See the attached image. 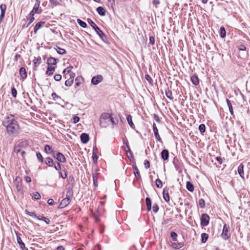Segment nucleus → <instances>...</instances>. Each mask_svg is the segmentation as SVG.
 Returning a JSON list of instances; mask_svg holds the SVG:
<instances>
[{"instance_id": "1", "label": "nucleus", "mask_w": 250, "mask_h": 250, "mask_svg": "<svg viewBox=\"0 0 250 250\" xmlns=\"http://www.w3.org/2000/svg\"><path fill=\"white\" fill-rule=\"evenodd\" d=\"M3 125L6 127V130L9 134H14L19 129V125L15 119V117L12 114L7 116L4 121Z\"/></svg>"}, {"instance_id": "2", "label": "nucleus", "mask_w": 250, "mask_h": 250, "mask_svg": "<svg viewBox=\"0 0 250 250\" xmlns=\"http://www.w3.org/2000/svg\"><path fill=\"white\" fill-rule=\"evenodd\" d=\"M111 120V115L109 113H104L102 114L100 117V125L102 127H106L109 125Z\"/></svg>"}, {"instance_id": "3", "label": "nucleus", "mask_w": 250, "mask_h": 250, "mask_svg": "<svg viewBox=\"0 0 250 250\" xmlns=\"http://www.w3.org/2000/svg\"><path fill=\"white\" fill-rule=\"evenodd\" d=\"M230 236L231 233L230 232L229 226L227 224H225L223 226V231L221 234V236L223 240H227L230 237Z\"/></svg>"}, {"instance_id": "4", "label": "nucleus", "mask_w": 250, "mask_h": 250, "mask_svg": "<svg viewBox=\"0 0 250 250\" xmlns=\"http://www.w3.org/2000/svg\"><path fill=\"white\" fill-rule=\"evenodd\" d=\"M209 216L206 213L203 214L201 217V225L203 227L207 226L209 223Z\"/></svg>"}, {"instance_id": "5", "label": "nucleus", "mask_w": 250, "mask_h": 250, "mask_svg": "<svg viewBox=\"0 0 250 250\" xmlns=\"http://www.w3.org/2000/svg\"><path fill=\"white\" fill-rule=\"evenodd\" d=\"M53 157L60 162L65 163L66 162V159L62 153L57 152L56 154L54 153Z\"/></svg>"}, {"instance_id": "6", "label": "nucleus", "mask_w": 250, "mask_h": 250, "mask_svg": "<svg viewBox=\"0 0 250 250\" xmlns=\"http://www.w3.org/2000/svg\"><path fill=\"white\" fill-rule=\"evenodd\" d=\"M103 80V76L101 75H98L92 78L91 83L94 85H96L101 83Z\"/></svg>"}, {"instance_id": "7", "label": "nucleus", "mask_w": 250, "mask_h": 250, "mask_svg": "<svg viewBox=\"0 0 250 250\" xmlns=\"http://www.w3.org/2000/svg\"><path fill=\"white\" fill-rule=\"evenodd\" d=\"M71 201V200L70 199H69V198L68 199L67 198H65L64 199L62 200L58 207V208L61 209L66 207L70 204Z\"/></svg>"}, {"instance_id": "8", "label": "nucleus", "mask_w": 250, "mask_h": 250, "mask_svg": "<svg viewBox=\"0 0 250 250\" xmlns=\"http://www.w3.org/2000/svg\"><path fill=\"white\" fill-rule=\"evenodd\" d=\"M95 31L103 41H104L106 39L105 35L98 27H96V28L95 29Z\"/></svg>"}, {"instance_id": "9", "label": "nucleus", "mask_w": 250, "mask_h": 250, "mask_svg": "<svg viewBox=\"0 0 250 250\" xmlns=\"http://www.w3.org/2000/svg\"><path fill=\"white\" fill-rule=\"evenodd\" d=\"M126 148L127 149V150L125 149V151L126 152V155H127L128 158L129 159V160L131 162H133L134 160V157H133V154L130 149L129 146L127 145L126 143Z\"/></svg>"}, {"instance_id": "10", "label": "nucleus", "mask_w": 250, "mask_h": 250, "mask_svg": "<svg viewBox=\"0 0 250 250\" xmlns=\"http://www.w3.org/2000/svg\"><path fill=\"white\" fill-rule=\"evenodd\" d=\"M59 60L58 59H55L53 57H50L47 60V64L48 65H56Z\"/></svg>"}, {"instance_id": "11", "label": "nucleus", "mask_w": 250, "mask_h": 250, "mask_svg": "<svg viewBox=\"0 0 250 250\" xmlns=\"http://www.w3.org/2000/svg\"><path fill=\"white\" fill-rule=\"evenodd\" d=\"M40 1L39 0H36V2L35 3L34 7L32 9V10L30 12V13H31L32 14H34L35 13H39L38 11L40 6Z\"/></svg>"}, {"instance_id": "12", "label": "nucleus", "mask_w": 250, "mask_h": 250, "mask_svg": "<svg viewBox=\"0 0 250 250\" xmlns=\"http://www.w3.org/2000/svg\"><path fill=\"white\" fill-rule=\"evenodd\" d=\"M80 137L81 142L83 144H86L89 140V135L85 133H82Z\"/></svg>"}, {"instance_id": "13", "label": "nucleus", "mask_w": 250, "mask_h": 250, "mask_svg": "<svg viewBox=\"0 0 250 250\" xmlns=\"http://www.w3.org/2000/svg\"><path fill=\"white\" fill-rule=\"evenodd\" d=\"M17 243L19 244V245L20 246V248L22 250H24L25 249L27 250V248L25 247V245L24 243L22 242L21 239V238L20 236L17 234Z\"/></svg>"}, {"instance_id": "14", "label": "nucleus", "mask_w": 250, "mask_h": 250, "mask_svg": "<svg viewBox=\"0 0 250 250\" xmlns=\"http://www.w3.org/2000/svg\"><path fill=\"white\" fill-rule=\"evenodd\" d=\"M45 22L44 21H40L38 23H37L35 26L34 27V32L35 34H36L38 32V31L44 25Z\"/></svg>"}, {"instance_id": "15", "label": "nucleus", "mask_w": 250, "mask_h": 250, "mask_svg": "<svg viewBox=\"0 0 250 250\" xmlns=\"http://www.w3.org/2000/svg\"><path fill=\"white\" fill-rule=\"evenodd\" d=\"M55 70V67L52 66L51 65H48L45 74L48 76H51L53 74Z\"/></svg>"}, {"instance_id": "16", "label": "nucleus", "mask_w": 250, "mask_h": 250, "mask_svg": "<svg viewBox=\"0 0 250 250\" xmlns=\"http://www.w3.org/2000/svg\"><path fill=\"white\" fill-rule=\"evenodd\" d=\"M161 157L162 158L166 161L168 160L169 157V152L168 151L167 149H164L161 152Z\"/></svg>"}, {"instance_id": "17", "label": "nucleus", "mask_w": 250, "mask_h": 250, "mask_svg": "<svg viewBox=\"0 0 250 250\" xmlns=\"http://www.w3.org/2000/svg\"><path fill=\"white\" fill-rule=\"evenodd\" d=\"M163 198L166 202H168L169 201V196L167 189L164 188L163 192Z\"/></svg>"}, {"instance_id": "18", "label": "nucleus", "mask_w": 250, "mask_h": 250, "mask_svg": "<svg viewBox=\"0 0 250 250\" xmlns=\"http://www.w3.org/2000/svg\"><path fill=\"white\" fill-rule=\"evenodd\" d=\"M44 150L45 152L47 154H52L53 155V154L55 153L52 147L48 145H45Z\"/></svg>"}, {"instance_id": "19", "label": "nucleus", "mask_w": 250, "mask_h": 250, "mask_svg": "<svg viewBox=\"0 0 250 250\" xmlns=\"http://www.w3.org/2000/svg\"><path fill=\"white\" fill-rule=\"evenodd\" d=\"M20 74L21 79H22V80L25 79L27 77V73L25 68L21 67L20 68Z\"/></svg>"}, {"instance_id": "20", "label": "nucleus", "mask_w": 250, "mask_h": 250, "mask_svg": "<svg viewBox=\"0 0 250 250\" xmlns=\"http://www.w3.org/2000/svg\"><path fill=\"white\" fill-rule=\"evenodd\" d=\"M72 68V66H69L67 68H65L63 71V73L64 74V77L65 78H68V74L72 72L71 69Z\"/></svg>"}, {"instance_id": "21", "label": "nucleus", "mask_w": 250, "mask_h": 250, "mask_svg": "<svg viewBox=\"0 0 250 250\" xmlns=\"http://www.w3.org/2000/svg\"><path fill=\"white\" fill-rule=\"evenodd\" d=\"M238 172L241 178H244V165L241 164L238 167Z\"/></svg>"}, {"instance_id": "22", "label": "nucleus", "mask_w": 250, "mask_h": 250, "mask_svg": "<svg viewBox=\"0 0 250 250\" xmlns=\"http://www.w3.org/2000/svg\"><path fill=\"white\" fill-rule=\"evenodd\" d=\"M184 246V243L180 242V243H171V246L174 248V249H180L182 247H183Z\"/></svg>"}, {"instance_id": "23", "label": "nucleus", "mask_w": 250, "mask_h": 250, "mask_svg": "<svg viewBox=\"0 0 250 250\" xmlns=\"http://www.w3.org/2000/svg\"><path fill=\"white\" fill-rule=\"evenodd\" d=\"M96 10L98 13L101 16H104L105 15V10L103 7H98Z\"/></svg>"}, {"instance_id": "24", "label": "nucleus", "mask_w": 250, "mask_h": 250, "mask_svg": "<svg viewBox=\"0 0 250 250\" xmlns=\"http://www.w3.org/2000/svg\"><path fill=\"white\" fill-rule=\"evenodd\" d=\"M126 120H127V121L129 125V126L132 128H135V125H134L133 122H132V117L130 115H127V116L126 117Z\"/></svg>"}, {"instance_id": "25", "label": "nucleus", "mask_w": 250, "mask_h": 250, "mask_svg": "<svg viewBox=\"0 0 250 250\" xmlns=\"http://www.w3.org/2000/svg\"><path fill=\"white\" fill-rule=\"evenodd\" d=\"M83 82V78L82 76H78L75 79V85L76 86H79Z\"/></svg>"}, {"instance_id": "26", "label": "nucleus", "mask_w": 250, "mask_h": 250, "mask_svg": "<svg viewBox=\"0 0 250 250\" xmlns=\"http://www.w3.org/2000/svg\"><path fill=\"white\" fill-rule=\"evenodd\" d=\"M23 142L19 143L14 148V151L15 153H19L21 151V147L22 146Z\"/></svg>"}, {"instance_id": "27", "label": "nucleus", "mask_w": 250, "mask_h": 250, "mask_svg": "<svg viewBox=\"0 0 250 250\" xmlns=\"http://www.w3.org/2000/svg\"><path fill=\"white\" fill-rule=\"evenodd\" d=\"M147 210L150 211L151 209V201L149 198L146 197V199Z\"/></svg>"}, {"instance_id": "28", "label": "nucleus", "mask_w": 250, "mask_h": 250, "mask_svg": "<svg viewBox=\"0 0 250 250\" xmlns=\"http://www.w3.org/2000/svg\"><path fill=\"white\" fill-rule=\"evenodd\" d=\"M45 163L49 167H53L54 165L53 160L49 157H47L46 158Z\"/></svg>"}, {"instance_id": "29", "label": "nucleus", "mask_w": 250, "mask_h": 250, "mask_svg": "<svg viewBox=\"0 0 250 250\" xmlns=\"http://www.w3.org/2000/svg\"><path fill=\"white\" fill-rule=\"evenodd\" d=\"M165 94L167 98H168L169 100H172L173 99L172 92L168 89L166 90Z\"/></svg>"}, {"instance_id": "30", "label": "nucleus", "mask_w": 250, "mask_h": 250, "mask_svg": "<svg viewBox=\"0 0 250 250\" xmlns=\"http://www.w3.org/2000/svg\"><path fill=\"white\" fill-rule=\"evenodd\" d=\"M33 62L35 67L38 66L41 63V58L40 57L35 58L33 60Z\"/></svg>"}, {"instance_id": "31", "label": "nucleus", "mask_w": 250, "mask_h": 250, "mask_svg": "<svg viewBox=\"0 0 250 250\" xmlns=\"http://www.w3.org/2000/svg\"><path fill=\"white\" fill-rule=\"evenodd\" d=\"M73 197V191L72 189L68 188L66 194V198L71 200Z\"/></svg>"}, {"instance_id": "32", "label": "nucleus", "mask_w": 250, "mask_h": 250, "mask_svg": "<svg viewBox=\"0 0 250 250\" xmlns=\"http://www.w3.org/2000/svg\"><path fill=\"white\" fill-rule=\"evenodd\" d=\"M186 188L189 191H193L194 190V186L190 182H187L186 184Z\"/></svg>"}, {"instance_id": "33", "label": "nucleus", "mask_w": 250, "mask_h": 250, "mask_svg": "<svg viewBox=\"0 0 250 250\" xmlns=\"http://www.w3.org/2000/svg\"><path fill=\"white\" fill-rule=\"evenodd\" d=\"M191 81L192 83L195 85H197L199 84V80L196 76H192L191 77Z\"/></svg>"}, {"instance_id": "34", "label": "nucleus", "mask_w": 250, "mask_h": 250, "mask_svg": "<svg viewBox=\"0 0 250 250\" xmlns=\"http://www.w3.org/2000/svg\"><path fill=\"white\" fill-rule=\"evenodd\" d=\"M208 238V235L207 233H203L201 234L202 242L205 243L207 242Z\"/></svg>"}, {"instance_id": "35", "label": "nucleus", "mask_w": 250, "mask_h": 250, "mask_svg": "<svg viewBox=\"0 0 250 250\" xmlns=\"http://www.w3.org/2000/svg\"><path fill=\"white\" fill-rule=\"evenodd\" d=\"M227 104L229 107V111L230 113H231V115H233V108H232V106L231 102L229 100L227 99Z\"/></svg>"}, {"instance_id": "36", "label": "nucleus", "mask_w": 250, "mask_h": 250, "mask_svg": "<svg viewBox=\"0 0 250 250\" xmlns=\"http://www.w3.org/2000/svg\"><path fill=\"white\" fill-rule=\"evenodd\" d=\"M56 50L58 53L61 55H64L66 53V51L65 49L61 48L58 46H57Z\"/></svg>"}, {"instance_id": "37", "label": "nucleus", "mask_w": 250, "mask_h": 250, "mask_svg": "<svg viewBox=\"0 0 250 250\" xmlns=\"http://www.w3.org/2000/svg\"><path fill=\"white\" fill-rule=\"evenodd\" d=\"M156 139L158 142H162L161 138L159 134L158 129L153 131Z\"/></svg>"}, {"instance_id": "38", "label": "nucleus", "mask_w": 250, "mask_h": 250, "mask_svg": "<svg viewBox=\"0 0 250 250\" xmlns=\"http://www.w3.org/2000/svg\"><path fill=\"white\" fill-rule=\"evenodd\" d=\"M220 36L221 38H224L226 36V31L225 28L223 26L220 28Z\"/></svg>"}, {"instance_id": "39", "label": "nucleus", "mask_w": 250, "mask_h": 250, "mask_svg": "<svg viewBox=\"0 0 250 250\" xmlns=\"http://www.w3.org/2000/svg\"><path fill=\"white\" fill-rule=\"evenodd\" d=\"M88 23L91 25V26L95 30L98 26L90 19H87Z\"/></svg>"}, {"instance_id": "40", "label": "nucleus", "mask_w": 250, "mask_h": 250, "mask_svg": "<svg viewBox=\"0 0 250 250\" xmlns=\"http://www.w3.org/2000/svg\"><path fill=\"white\" fill-rule=\"evenodd\" d=\"M93 183L95 187L98 186V177L96 173L93 174Z\"/></svg>"}, {"instance_id": "41", "label": "nucleus", "mask_w": 250, "mask_h": 250, "mask_svg": "<svg viewBox=\"0 0 250 250\" xmlns=\"http://www.w3.org/2000/svg\"><path fill=\"white\" fill-rule=\"evenodd\" d=\"M25 212L27 214L29 215L30 216L34 217L37 219H39V217L38 216L35 212H30L27 209L25 210Z\"/></svg>"}, {"instance_id": "42", "label": "nucleus", "mask_w": 250, "mask_h": 250, "mask_svg": "<svg viewBox=\"0 0 250 250\" xmlns=\"http://www.w3.org/2000/svg\"><path fill=\"white\" fill-rule=\"evenodd\" d=\"M77 22L83 28H85L87 26L86 23L80 19L77 20Z\"/></svg>"}, {"instance_id": "43", "label": "nucleus", "mask_w": 250, "mask_h": 250, "mask_svg": "<svg viewBox=\"0 0 250 250\" xmlns=\"http://www.w3.org/2000/svg\"><path fill=\"white\" fill-rule=\"evenodd\" d=\"M62 0H50V3L54 6H57L60 4Z\"/></svg>"}, {"instance_id": "44", "label": "nucleus", "mask_w": 250, "mask_h": 250, "mask_svg": "<svg viewBox=\"0 0 250 250\" xmlns=\"http://www.w3.org/2000/svg\"><path fill=\"white\" fill-rule=\"evenodd\" d=\"M155 183H156V187L158 188H161L162 187L163 184L160 179H156Z\"/></svg>"}, {"instance_id": "45", "label": "nucleus", "mask_w": 250, "mask_h": 250, "mask_svg": "<svg viewBox=\"0 0 250 250\" xmlns=\"http://www.w3.org/2000/svg\"><path fill=\"white\" fill-rule=\"evenodd\" d=\"M34 14H32L31 13H29V14L27 16V20L30 21V23H32L35 20L34 17Z\"/></svg>"}, {"instance_id": "46", "label": "nucleus", "mask_w": 250, "mask_h": 250, "mask_svg": "<svg viewBox=\"0 0 250 250\" xmlns=\"http://www.w3.org/2000/svg\"><path fill=\"white\" fill-rule=\"evenodd\" d=\"M36 156H37V158L39 162H43V157L42 156V155L41 154V153L40 152H38L36 153Z\"/></svg>"}, {"instance_id": "47", "label": "nucleus", "mask_w": 250, "mask_h": 250, "mask_svg": "<svg viewBox=\"0 0 250 250\" xmlns=\"http://www.w3.org/2000/svg\"><path fill=\"white\" fill-rule=\"evenodd\" d=\"M6 9V6L5 4H3L0 5V13L5 14Z\"/></svg>"}, {"instance_id": "48", "label": "nucleus", "mask_w": 250, "mask_h": 250, "mask_svg": "<svg viewBox=\"0 0 250 250\" xmlns=\"http://www.w3.org/2000/svg\"><path fill=\"white\" fill-rule=\"evenodd\" d=\"M145 79L146 80L151 84H152L153 83V80L152 79V78H151V77L148 75V74H146L145 75Z\"/></svg>"}, {"instance_id": "49", "label": "nucleus", "mask_w": 250, "mask_h": 250, "mask_svg": "<svg viewBox=\"0 0 250 250\" xmlns=\"http://www.w3.org/2000/svg\"><path fill=\"white\" fill-rule=\"evenodd\" d=\"M73 83V80L67 79V80L65 82V85L67 86H70Z\"/></svg>"}, {"instance_id": "50", "label": "nucleus", "mask_w": 250, "mask_h": 250, "mask_svg": "<svg viewBox=\"0 0 250 250\" xmlns=\"http://www.w3.org/2000/svg\"><path fill=\"white\" fill-rule=\"evenodd\" d=\"M38 219L40 220L43 221L46 224H50V220L48 218H46L45 217H42V218L39 217V219Z\"/></svg>"}, {"instance_id": "51", "label": "nucleus", "mask_w": 250, "mask_h": 250, "mask_svg": "<svg viewBox=\"0 0 250 250\" xmlns=\"http://www.w3.org/2000/svg\"><path fill=\"white\" fill-rule=\"evenodd\" d=\"M199 130L201 133H204L206 130V126L204 124H201L199 126Z\"/></svg>"}, {"instance_id": "52", "label": "nucleus", "mask_w": 250, "mask_h": 250, "mask_svg": "<svg viewBox=\"0 0 250 250\" xmlns=\"http://www.w3.org/2000/svg\"><path fill=\"white\" fill-rule=\"evenodd\" d=\"M170 236L173 241H177V234L176 232L172 231L170 233Z\"/></svg>"}, {"instance_id": "53", "label": "nucleus", "mask_w": 250, "mask_h": 250, "mask_svg": "<svg viewBox=\"0 0 250 250\" xmlns=\"http://www.w3.org/2000/svg\"><path fill=\"white\" fill-rule=\"evenodd\" d=\"M199 205L201 208H204L205 207V202L204 200L203 199H200L199 201Z\"/></svg>"}, {"instance_id": "54", "label": "nucleus", "mask_w": 250, "mask_h": 250, "mask_svg": "<svg viewBox=\"0 0 250 250\" xmlns=\"http://www.w3.org/2000/svg\"><path fill=\"white\" fill-rule=\"evenodd\" d=\"M33 197L35 199H40L41 198V196L39 192H35L33 193Z\"/></svg>"}, {"instance_id": "55", "label": "nucleus", "mask_w": 250, "mask_h": 250, "mask_svg": "<svg viewBox=\"0 0 250 250\" xmlns=\"http://www.w3.org/2000/svg\"><path fill=\"white\" fill-rule=\"evenodd\" d=\"M54 167L55 168L58 170V171H59V172L60 171V170H61V165L59 163H57V164H54Z\"/></svg>"}, {"instance_id": "56", "label": "nucleus", "mask_w": 250, "mask_h": 250, "mask_svg": "<svg viewBox=\"0 0 250 250\" xmlns=\"http://www.w3.org/2000/svg\"><path fill=\"white\" fill-rule=\"evenodd\" d=\"M59 173L60 174V176L63 178V179H65L66 177H67V173H66V172L65 170H64V172L62 173V172L61 171H60L59 172Z\"/></svg>"}, {"instance_id": "57", "label": "nucleus", "mask_w": 250, "mask_h": 250, "mask_svg": "<svg viewBox=\"0 0 250 250\" xmlns=\"http://www.w3.org/2000/svg\"><path fill=\"white\" fill-rule=\"evenodd\" d=\"M11 93H12V96L14 97H16L17 94V90L15 89V88H14V87L12 88V89H11Z\"/></svg>"}, {"instance_id": "58", "label": "nucleus", "mask_w": 250, "mask_h": 250, "mask_svg": "<svg viewBox=\"0 0 250 250\" xmlns=\"http://www.w3.org/2000/svg\"><path fill=\"white\" fill-rule=\"evenodd\" d=\"M134 174L135 177L137 179H141V175L140 174V172H139V170H136V171H134Z\"/></svg>"}, {"instance_id": "59", "label": "nucleus", "mask_w": 250, "mask_h": 250, "mask_svg": "<svg viewBox=\"0 0 250 250\" xmlns=\"http://www.w3.org/2000/svg\"><path fill=\"white\" fill-rule=\"evenodd\" d=\"M159 208V207L156 204H154L152 208L153 211L155 213L158 212Z\"/></svg>"}, {"instance_id": "60", "label": "nucleus", "mask_w": 250, "mask_h": 250, "mask_svg": "<svg viewBox=\"0 0 250 250\" xmlns=\"http://www.w3.org/2000/svg\"><path fill=\"white\" fill-rule=\"evenodd\" d=\"M75 77V74L73 72H71L68 74V78L67 79H71L74 81V78Z\"/></svg>"}, {"instance_id": "61", "label": "nucleus", "mask_w": 250, "mask_h": 250, "mask_svg": "<svg viewBox=\"0 0 250 250\" xmlns=\"http://www.w3.org/2000/svg\"><path fill=\"white\" fill-rule=\"evenodd\" d=\"M54 79L57 81H59L62 79V76L60 74H56L54 76Z\"/></svg>"}, {"instance_id": "62", "label": "nucleus", "mask_w": 250, "mask_h": 250, "mask_svg": "<svg viewBox=\"0 0 250 250\" xmlns=\"http://www.w3.org/2000/svg\"><path fill=\"white\" fill-rule=\"evenodd\" d=\"M80 120V118L78 116H75L73 118V123L74 124L77 123Z\"/></svg>"}, {"instance_id": "63", "label": "nucleus", "mask_w": 250, "mask_h": 250, "mask_svg": "<svg viewBox=\"0 0 250 250\" xmlns=\"http://www.w3.org/2000/svg\"><path fill=\"white\" fill-rule=\"evenodd\" d=\"M144 166L146 168H148L150 167V163L148 160L144 161Z\"/></svg>"}, {"instance_id": "64", "label": "nucleus", "mask_w": 250, "mask_h": 250, "mask_svg": "<svg viewBox=\"0 0 250 250\" xmlns=\"http://www.w3.org/2000/svg\"><path fill=\"white\" fill-rule=\"evenodd\" d=\"M238 49L240 51H245L246 49V47L245 45L241 44L238 46Z\"/></svg>"}]
</instances>
